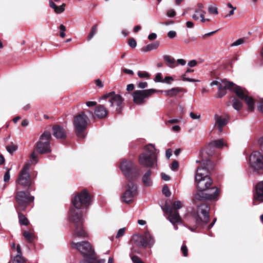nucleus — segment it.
<instances>
[{
  "instance_id": "c03bdc74",
  "label": "nucleus",
  "mask_w": 263,
  "mask_h": 263,
  "mask_svg": "<svg viewBox=\"0 0 263 263\" xmlns=\"http://www.w3.org/2000/svg\"><path fill=\"white\" fill-rule=\"evenodd\" d=\"M154 81L156 82H159V83H162L163 79L162 78V74L161 73H157L156 75V77L154 79Z\"/></svg>"
},
{
  "instance_id": "49530a36",
  "label": "nucleus",
  "mask_w": 263,
  "mask_h": 263,
  "mask_svg": "<svg viewBox=\"0 0 263 263\" xmlns=\"http://www.w3.org/2000/svg\"><path fill=\"white\" fill-rule=\"evenodd\" d=\"M10 179V170H8L4 174V181L5 182H7L9 181Z\"/></svg>"
},
{
  "instance_id": "7ed1b4c3",
  "label": "nucleus",
  "mask_w": 263,
  "mask_h": 263,
  "mask_svg": "<svg viewBox=\"0 0 263 263\" xmlns=\"http://www.w3.org/2000/svg\"><path fill=\"white\" fill-rule=\"evenodd\" d=\"M233 90L237 97L242 100H245L250 110L254 109V100L248 96V91L244 88L236 85L232 82L222 80L218 86L217 97L221 98L226 94V90Z\"/></svg>"
},
{
  "instance_id": "79ce46f5",
  "label": "nucleus",
  "mask_w": 263,
  "mask_h": 263,
  "mask_svg": "<svg viewBox=\"0 0 263 263\" xmlns=\"http://www.w3.org/2000/svg\"><path fill=\"white\" fill-rule=\"evenodd\" d=\"M60 35L62 38H64L65 36V31L66 30V27L64 25L61 24L60 26Z\"/></svg>"
},
{
  "instance_id": "a211bd4d",
  "label": "nucleus",
  "mask_w": 263,
  "mask_h": 263,
  "mask_svg": "<svg viewBox=\"0 0 263 263\" xmlns=\"http://www.w3.org/2000/svg\"><path fill=\"white\" fill-rule=\"evenodd\" d=\"M263 202V180L255 186L254 193L253 204L256 205Z\"/></svg>"
},
{
  "instance_id": "473e14b6",
  "label": "nucleus",
  "mask_w": 263,
  "mask_h": 263,
  "mask_svg": "<svg viewBox=\"0 0 263 263\" xmlns=\"http://www.w3.org/2000/svg\"><path fill=\"white\" fill-rule=\"evenodd\" d=\"M204 6L202 3H198L197 8L195 10V12L196 14L200 15H205V11L203 10Z\"/></svg>"
},
{
  "instance_id": "aec40b11",
  "label": "nucleus",
  "mask_w": 263,
  "mask_h": 263,
  "mask_svg": "<svg viewBox=\"0 0 263 263\" xmlns=\"http://www.w3.org/2000/svg\"><path fill=\"white\" fill-rule=\"evenodd\" d=\"M152 174V171L151 170H148L143 175L142 181L144 186L148 187L152 185L153 181L151 179Z\"/></svg>"
},
{
  "instance_id": "2f4dec72",
  "label": "nucleus",
  "mask_w": 263,
  "mask_h": 263,
  "mask_svg": "<svg viewBox=\"0 0 263 263\" xmlns=\"http://www.w3.org/2000/svg\"><path fill=\"white\" fill-rule=\"evenodd\" d=\"M80 263H98L95 255L91 257H84V259Z\"/></svg>"
},
{
  "instance_id": "9b49d317",
  "label": "nucleus",
  "mask_w": 263,
  "mask_h": 263,
  "mask_svg": "<svg viewBox=\"0 0 263 263\" xmlns=\"http://www.w3.org/2000/svg\"><path fill=\"white\" fill-rule=\"evenodd\" d=\"M51 138V134L48 132H44L41 136L36 146V151L39 154H47L51 152L50 144Z\"/></svg>"
},
{
  "instance_id": "393cba45",
  "label": "nucleus",
  "mask_w": 263,
  "mask_h": 263,
  "mask_svg": "<svg viewBox=\"0 0 263 263\" xmlns=\"http://www.w3.org/2000/svg\"><path fill=\"white\" fill-rule=\"evenodd\" d=\"M226 144H224L223 140L222 139L214 140L211 141L208 145L209 148H211L213 147H216L217 148H221L224 146H226Z\"/></svg>"
},
{
  "instance_id": "4d7b16f0",
  "label": "nucleus",
  "mask_w": 263,
  "mask_h": 263,
  "mask_svg": "<svg viewBox=\"0 0 263 263\" xmlns=\"http://www.w3.org/2000/svg\"><path fill=\"white\" fill-rule=\"evenodd\" d=\"M188 66L190 67H194L197 65V61L195 60H193L188 62Z\"/></svg>"
},
{
  "instance_id": "774afa93",
  "label": "nucleus",
  "mask_w": 263,
  "mask_h": 263,
  "mask_svg": "<svg viewBox=\"0 0 263 263\" xmlns=\"http://www.w3.org/2000/svg\"><path fill=\"white\" fill-rule=\"evenodd\" d=\"M96 84L97 86H98L99 87H102L103 86L102 82L99 79H97L96 80Z\"/></svg>"
},
{
  "instance_id": "2eb2a0df",
  "label": "nucleus",
  "mask_w": 263,
  "mask_h": 263,
  "mask_svg": "<svg viewBox=\"0 0 263 263\" xmlns=\"http://www.w3.org/2000/svg\"><path fill=\"white\" fill-rule=\"evenodd\" d=\"M137 194V186L132 182H129L125 186V191L121 196L122 201L126 203L133 201Z\"/></svg>"
},
{
  "instance_id": "f704fd0d",
  "label": "nucleus",
  "mask_w": 263,
  "mask_h": 263,
  "mask_svg": "<svg viewBox=\"0 0 263 263\" xmlns=\"http://www.w3.org/2000/svg\"><path fill=\"white\" fill-rule=\"evenodd\" d=\"M208 11L212 14L217 15L218 13V9L216 5L209 6Z\"/></svg>"
},
{
  "instance_id": "3c124183",
  "label": "nucleus",
  "mask_w": 263,
  "mask_h": 263,
  "mask_svg": "<svg viewBox=\"0 0 263 263\" xmlns=\"http://www.w3.org/2000/svg\"><path fill=\"white\" fill-rule=\"evenodd\" d=\"M167 15L170 17H174L176 15V12L174 9H170L167 11Z\"/></svg>"
},
{
  "instance_id": "412c9836",
  "label": "nucleus",
  "mask_w": 263,
  "mask_h": 263,
  "mask_svg": "<svg viewBox=\"0 0 263 263\" xmlns=\"http://www.w3.org/2000/svg\"><path fill=\"white\" fill-rule=\"evenodd\" d=\"M53 135L57 139H62L66 137L64 129L59 125H55L53 127Z\"/></svg>"
},
{
  "instance_id": "09e8293b",
  "label": "nucleus",
  "mask_w": 263,
  "mask_h": 263,
  "mask_svg": "<svg viewBox=\"0 0 263 263\" xmlns=\"http://www.w3.org/2000/svg\"><path fill=\"white\" fill-rule=\"evenodd\" d=\"M148 84L146 82H141L137 84L138 87L141 89H144L146 88Z\"/></svg>"
},
{
  "instance_id": "a18cd8bd",
  "label": "nucleus",
  "mask_w": 263,
  "mask_h": 263,
  "mask_svg": "<svg viewBox=\"0 0 263 263\" xmlns=\"http://www.w3.org/2000/svg\"><path fill=\"white\" fill-rule=\"evenodd\" d=\"M128 45L132 48H134L137 46V42L134 39H130L128 41Z\"/></svg>"
},
{
  "instance_id": "ea45409f",
  "label": "nucleus",
  "mask_w": 263,
  "mask_h": 263,
  "mask_svg": "<svg viewBox=\"0 0 263 263\" xmlns=\"http://www.w3.org/2000/svg\"><path fill=\"white\" fill-rule=\"evenodd\" d=\"M162 193L166 197H170L171 195V193L166 185L163 187Z\"/></svg>"
},
{
  "instance_id": "f3484780",
  "label": "nucleus",
  "mask_w": 263,
  "mask_h": 263,
  "mask_svg": "<svg viewBox=\"0 0 263 263\" xmlns=\"http://www.w3.org/2000/svg\"><path fill=\"white\" fill-rule=\"evenodd\" d=\"M250 164L254 170H263V154L255 151L250 156Z\"/></svg>"
},
{
  "instance_id": "de8ad7c7",
  "label": "nucleus",
  "mask_w": 263,
  "mask_h": 263,
  "mask_svg": "<svg viewBox=\"0 0 263 263\" xmlns=\"http://www.w3.org/2000/svg\"><path fill=\"white\" fill-rule=\"evenodd\" d=\"M138 76L140 78H147L149 77V74L148 72L146 71H138Z\"/></svg>"
},
{
  "instance_id": "39448f33",
  "label": "nucleus",
  "mask_w": 263,
  "mask_h": 263,
  "mask_svg": "<svg viewBox=\"0 0 263 263\" xmlns=\"http://www.w3.org/2000/svg\"><path fill=\"white\" fill-rule=\"evenodd\" d=\"M89 118L85 114L84 112H81L76 115L73 119V126L77 136L81 140L85 137V130H86Z\"/></svg>"
},
{
  "instance_id": "680f3d73",
  "label": "nucleus",
  "mask_w": 263,
  "mask_h": 263,
  "mask_svg": "<svg viewBox=\"0 0 263 263\" xmlns=\"http://www.w3.org/2000/svg\"><path fill=\"white\" fill-rule=\"evenodd\" d=\"M177 62L178 64H180L182 66H183L186 64L185 60H184V59H178L177 60Z\"/></svg>"
},
{
  "instance_id": "58836bf2",
  "label": "nucleus",
  "mask_w": 263,
  "mask_h": 263,
  "mask_svg": "<svg viewBox=\"0 0 263 263\" xmlns=\"http://www.w3.org/2000/svg\"><path fill=\"white\" fill-rule=\"evenodd\" d=\"M65 4H63L60 6H57V8L54 10L57 13H61L65 10Z\"/></svg>"
},
{
  "instance_id": "f257e3e1",
  "label": "nucleus",
  "mask_w": 263,
  "mask_h": 263,
  "mask_svg": "<svg viewBox=\"0 0 263 263\" xmlns=\"http://www.w3.org/2000/svg\"><path fill=\"white\" fill-rule=\"evenodd\" d=\"M200 165L196 170L195 181L198 192L193 198V201L213 200L219 195L218 188L213 185V181L209 177L210 171L213 168V164L209 160H197Z\"/></svg>"
},
{
  "instance_id": "4c0bfd02",
  "label": "nucleus",
  "mask_w": 263,
  "mask_h": 263,
  "mask_svg": "<svg viewBox=\"0 0 263 263\" xmlns=\"http://www.w3.org/2000/svg\"><path fill=\"white\" fill-rule=\"evenodd\" d=\"M170 206L173 207L174 210L177 211V210L180 209L182 207V202L180 201H176L174 202L172 205Z\"/></svg>"
},
{
  "instance_id": "cd10ccee",
  "label": "nucleus",
  "mask_w": 263,
  "mask_h": 263,
  "mask_svg": "<svg viewBox=\"0 0 263 263\" xmlns=\"http://www.w3.org/2000/svg\"><path fill=\"white\" fill-rule=\"evenodd\" d=\"M160 45L159 41H156L153 43L147 45L146 46L142 48V51L144 52H147L156 49Z\"/></svg>"
},
{
  "instance_id": "f8f14e48",
  "label": "nucleus",
  "mask_w": 263,
  "mask_h": 263,
  "mask_svg": "<svg viewBox=\"0 0 263 263\" xmlns=\"http://www.w3.org/2000/svg\"><path fill=\"white\" fill-rule=\"evenodd\" d=\"M15 198L18 203V206L16 208L18 211L25 210L26 207L34 199L33 196H30L28 192L24 191L17 192Z\"/></svg>"
},
{
  "instance_id": "6e6d98bb",
  "label": "nucleus",
  "mask_w": 263,
  "mask_h": 263,
  "mask_svg": "<svg viewBox=\"0 0 263 263\" xmlns=\"http://www.w3.org/2000/svg\"><path fill=\"white\" fill-rule=\"evenodd\" d=\"M167 36L170 39L174 38L176 36V32L175 31H170L167 33Z\"/></svg>"
},
{
  "instance_id": "69168bd1",
  "label": "nucleus",
  "mask_w": 263,
  "mask_h": 263,
  "mask_svg": "<svg viewBox=\"0 0 263 263\" xmlns=\"http://www.w3.org/2000/svg\"><path fill=\"white\" fill-rule=\"evenodd\" d=\"M165 155L167 159H169L172 156V151L171 149H167L165 152Z\"/></svg>"
},
{
  "instance_id": "603ef678",
  "label": "nucleus",
  "mask_w": 263,
  "mask_h": 263,
  "mask_svg": "<svg viewBox=\"0 0 263 263\" xmlns=\"http://www.w3.org/2000/svg\"><path fill=\"white\" fill-rule=\"evenodd\" d=\"M178 163L177 161H174L172 164V165L171 166V168L173 171H176L177 168L178 167Z\"/></svg>"
},
{
  "instance_id": "20e7f679",
  "label": "nucleus",
  "mask_w": 263,
  "mask_h": 263,
  "mask_svg": "<svg viewBox=\"0 0 263 263\" xmlns=\"http://www.w3.org/2000/svg\"><path fill=\"white\" fill-rule=\"evenodd\" d=\"M158 151L154 145L149 144L144 147V151L139 156V163L146 168H153L157 165Z\"/></svg>"
},
{
  "instance_id": "9d476101",
  "label": "nucleus",
  "mask_w": 263,
  "mask_h": 263,
  "mask_svg": "<svg viewBox=\"0 0 263 263\" xmlns=\"http://www.w3.org/2000/svg\"><path fill=\"white\" fill-rule=\"evenodd\" d=\"M157 91V90L153 88L135 90L132 93L133 102L136 105H142L146 102L147 98Z\"/></svg>"
},
{
  "instance_id": "6ab92c4d",
  "label": "nucleus",
  "mask_w": 263,
  "mask_h": 263,
  "mask_svg": "<svg viewBox=\"0 0 263 263\" xmlns=\"http://www.w3.org/2000/svg\"><path fill=\"white\" fill-rule=\"evenodd\" d=\"M214 119L215 121V126H217L219 132L221 133L223 131V127L229 122V116L227 115L222 116L218 114H215Z\"/></svg>"
},
{
  "instance_id": "f03ea898",
  "label": "nucleus",
  "mask_w": 263,
  "mask_h": 263,
  "mask_svg": "<svg viewBox=\"0 0 263 263\" xmlns=\"http://www.w3.org/2000/svg\"><path fill=\"white\" fill-rule=\"evenodd\" d=\"M90 204V197L86 190H83L72 200V205L69 209L68 218L77 229L82 230L81 227L84 222L83 210Z\"/></svg>"
},
{
  "instance_id": "c9c22d12",
  "label": "nucleus",
  "mask_w": 263,
  "mask_h": 263,
  "mask_svg": "<svg viewBox=\"0 0 263 263\" xmlns=\"http://www.w3.org/2000/svg\"><path fill=\"white\" fill-rule=\"evenodd\" d=\"M97 31V25H94L91 29V32L88 34L87 36V40H90L93 36L96 34Z\"/></svg>"
},
{
  "instance_id": "052dcab7",
  "label": "nucleus",
  "mask_w": 263,
  "mask_h": 263,
  "mask_svg": "<svg viewBox=\"0 0 263 263\" xmlns=\"http://www.w3.org/2000/svg\"><path fill=\"white\" fill-rule=\"evenodd\" d=\"M162 179L165 181H168L170 179V177L165 174V173H161Z\"/></svg>"
},
{
  "instance_id": "dca6fc26",
  "label": "nucleus",
  "mask_w": 263,
  "mask_h": 263,
  "mask_svg": "<svg viewBox=\"0 0 263 263\" xmlns=\"http://www.w3.org/2000/svg\"><path fill=\"white\" fill-rule=\"evenodd\" d=\"M30 163H27L21 170L16 182L23 186H29L31 184L29 169Z\"/></svg>"
},
{
  "instance_id": "4468645a",
  "label": "nucleus",
  "mask_w": 263,
  "mask_h": 263,
  "mask_svg": "<svg viewBox=\"0 0 263 263\" xmlns=\"http://www.w3.org/2000/svg\"><path fill=\"white\" fill-rule=\"evenodd\" d=\"M163 212L168 214V219L171 223L174 226V228L177 229V226L181 224V218L179 215L178 211L174 210L173 207L171 206L167 203H165L163 206H161Z\"/></svg>"
},
{
  "instance_id": "a19ab883",
  "label": "nucleus",
  "mask_w": 263,
  "mask_h": 263,
  "mask_svg": "<svg viewBox=\"0 0 263 263\" xmlns=\"http://www.w3.org/2000/svg\"><path fill=\"white\" fill-rule=\"evenodd\" d=\"M245 42V39L242 38H240L237 40L236 41L233 42L231 46H237L238 45H240L241 44H242Z\"/></svg>"
},
{
  "instance_id": "864d4df0",
  "label": "nucleus",
  "mask_w": 263,
  "mask_h": 263,
  "mask_svg": "<svg viewBox=\"0 0 263 263\" xmlns=\"http://www.w3.org/2000/svg\"><path fill=\"white\" fill-rule=\"evenodd\" d=\"M190 116L191 118L193 119H199L200 118V115L198 114H195L193 112H191L190 114Z\"/></svg>"
},
{
  "instance_id": "4be33fe9",
  "label": "nucleus",
  "mask_w": 263,
  "mask_h": 263,
  "mask_svg": "<svg viewBox=\"0 0 263 263\" xmlns=\"http://www.w3.org/2000/svg\"><path fill=\"white\" fill-rule=\"evenodd\" d=\"M95 114L97 117L103 118L106 116L107 111L103 105H100L96 107Z\"/></svg>"
},
{
  "instance_id": "8fccbe9b",
  "label": "nucleus",
  "mask_w": 263,
  "mask_h": 263,
  "mask_svg": "<svg viewBox=\"0 0 263 263\" xmlns=\"http://www.w3.org/2000/svg\"><path fill=\"white\" fill-rule=\"evenodd\" d=\"M132 260L134 263H144L140 258L137 256L132 257Z\"/></svg>"
},
{
  "instance_id": "338daca9",
  "label": "nucleus",
  "mask_w": 263,
  "mask_h": 263,
  "mask_svg": "<svg viewBox=\"0 0 263 263\" xmlns=\"http://www.w3.org/2000/svg\"><path fill=\"white\" fill-rule=\"evenodd\" d=\"M49 6L51 8L53 9L54 10L57 8V5L55 4V3L51 0L49 1Z\"/></svg>"
},
{
  "instance_id": "423d86ee",
  "label": "nucleus",
  "mask_w": 263,
  "mask_h": 263,
  "mask_svg": "<svg viewBox=\"0 0 263 263\" xmlns=\"http://www.w3.org/2000/svg\"><path fill=\"white\" fill-rule=\"evenodd\" d=\"M210 207L206 204H202L197 207V213L198 218L196 219L198 225L203 226V229H211L215 224L216 219L215 218L213 221L209 225L208 223L209 220Z\"/></svg>"
},
{
  "instance_id": "b1692460",
  "label": "nucleus",
  "mask_w": 263,
  "mask_h": 263,
  "mask_svg": "<svg viewBox=\"0 0 263 263\" xmlns=\"http://www.w3.org/2000/svg\"><path fill=\"white\" fill-rule=\"evenodd\" d=\"M183 89L180 87H174L168 90L164 91L161 90V92H164L166 96L172 97L176 96L179 93L183 91Z\"/></svg>"
},
{
  "instance_id": "0e129e2a",
  "label": "nucleus",
  "mask_w": 263,
  "mask_h": 263,
  "mask_svg": "<svg viewBox=\"0 0 263 263\" xmlns=\"http://www.w3.org/2000/svg\"><path fill=\"white\" fill-rule=\"evenodd\" d=\"M135 88L134 85L133 84H129L127 85V90L129 91L134 90Z\"/></svg>"
},
{
  "instance_id": "0eeeda50",
  "label": "nucleus",
  "mask_w": 263,
  "mask_h": 263,
  "mask_svg": "<svg viewBox=\"0 0 263 263\" xmlns=\"http://www.w3.org/2000/svg\"><path fill=\"white\" fill-rule=\"evenodd\" d=\"M120 169L125 176L129 180L137 179L140 176V170L131 160H124L120 164Z\"/></svg>"
},
{
  "instance_id": "37998d69",
  "label": "nucleus",
  "mask_w": 263,
  "mask_h": 263,
  "mask_svg": "<svg viewBox=\"0 0 263 263\" xmlns=\"http://www.w3.org/2000/svg\"><path fill=\"white\" fill-rule=\"evenodd\" d=\"M174 81V78L171 76H167L163 79L162 83H166L170 84Z\"/></svg>"
},
{
  "instance_id": "a878e982",
  "label": "nucleus",
  "mask_w": 263,
  "mask_h": 263,
  "mask_svg": "<svg viewBox=\"0 0 263 263\" xmlns=\"http://www.w3.org/2000/svg\"><path fill=\"white\" fill-rule=\"evenodd\" d=\"M163 58L168 67L173 68L177 66V64H176V61L174 58L168 55H164Z\"/></svg>"
},
{
  "instance_id": "72a5a7b5",
  "label": "nucleus",
  "mask_w": 263,
  "mask_h": 263,
  "mask_svg": "<svg viewBox=\"0 0 263 263\" xmlns=\"http://www.w3.org/2000/svg\"><path fill=\"white\" fill-rule=\"evenodd\" d=\"M38 162V158L37 156L35 153L33 152H32L30 156V161L27 163H30L31 164H36Z\"/></svg>"
},
{
  "instance_id": "bb28decb",
  "label": "nucleus",
  "mask_w": 263,
  "mask_h": 263,
  "mask_svg": "<svg viewBox=\"0 0 263 263\" xmlns=\"http://www.w3.org/2000/svg\"><path fill=\"white\" fill-rule=\"evenodd\" d=\"M73 234V239L72 241L78 242V239L84 238L88 237V234L87 231H74Z\"/></svg>"
},
{
  "instance_id": "c756f323",
  "label": "nucleus",
  "mask_w": 263,
  "mask_h": 263,
  "mask_svg": "<svg viewBox=\"0 0 263 263\" xmlns=\"http://www.w3.org/2000/svg\"><path fill=\"white\" fill-rule=\"evenodd\" d=\"M232 101L233 108L237 110H239L242 107V103L236 98H234Z\"/></svg>"
},
{
  "instance_id": "13d9d810",
  "label": "nucleus",
  "mask_w": 263,
  "mask_h": 263,
  "mask_svg": "<svg viewBox=\"0 0 263 263\" xmlns=\"http://www.w3.org/2000/svg\"><path fill=\"white\" fill-rule=\"evenodd\" d=\"M257 108L259 111L263 112V99L260 100Z\"/></svg>"
},
{
  "instance_id": "1a4fd4ad",
  "label": "nucleus",
  "mask_w": 263,
  "mask_h": 263,
  "mask_svg": "<svg viewBox=\"0 0 263 263\" xmlns=\"http://www.w3.org/2000/svg\"><path fill=\"white\" fill-rule=\"evenodd\" d=\"M102 99H107L110 104V106L115 109L117 113H120L122 110L123 99L114 91L106 93L102 97Z\"/></svg>"
},
{
  "instance_id": "ddd939ff",
  "label": "nucleus",
  "mask_w": 263,
  "mask_h": 263,
  "mask_svg": "<svg viewBox=\"0 0 263 263\" xmlns=\"http://www.w3.org/2000/svg\"><path fill=\"white\" fill-rule=\"evenodd\" d=\"M71 245L73 248L79 251L84 257H91L95 255L94 249L88 241H72Z\"/></svg>"
},
{
  "instance_id": "7c9ffc66",
  "label": "nucleus",
  "mask_w": 263,
  "mask_h": 263,
  "mask_svg": "<svg viewBox=\"0 0 263 263\" xmlns=\"http://www.w3.org/2000/svg\"><path fill=\"white\" fill-rule=\"evenodd\" d=\"M19 222L21 225L26 226L28 224V220L24 215L18 212Z\"/></svg>"
},
{
  "instance_id": "6e6552de",
  "label": "nucleus",
  "mask_w": 263,
  "mask_h": 263,
  "mask_svg": "<svg viewBox=\"0 0 263 263\" xmlns=\"http://www.w3.org/2000/svg\"><path fill=\"white\" fill-rule=\"evenodd\" d=\"M155 240L148 232H146L144 235L136 234L134 235L130 243L133 247H152Z\"/></svg>"
},
{
  "instance_id": "e2e57ef3",
  "label": "nucleus",
  "mask_w": 263,
  "mask_h": 263,
  "mask_svg": "<svg viewBox=\"0 0 263 263\" xmlns=\"http://www.w3.org/2000/svg\"><path fill=\"white\" fill-rule=\"evenodd\" d=\"M86 104L88 107H91L95 106L97 103L95 101H88L86 103Z\"/></svg>"
},
{
  "instance_id": "e433bc0d",
  "label": "nucleus",
  "mask_w": 263,
  "mask_h": 263,
  "mask_svg": "<svg viewBox=\"0 0 263 263\" xmlns=\"http://www.w3.org/2000/svg\"><path fill=\"white\" fill-rule=\"evenodd\" d=\"M18 148V147L16 145L12 144L11 145H8L6 146V149L7 152L12 154L14 152H15Z\"/></svg>"
},
{
  "instance_id": "bf43d9fd",
  "label": "nucleus",
  "mask_w": 263,
  "mask_h": 263,
  "mask_svg": "<svg viewBox=\"0 0 263 263\" xmlns=\"http://www.w3.org/2000/svg\"><path fill=\"white\" fill-rule=\"evenodd\" d=\"M157 35L156 33H152L148 35V39L149 40H154L157 38Z\"/></svg>"
},
{
  "instance_id": "5fc2aeb1",
  "label": "nucleus",
  "mask_w": 263,
  "mask_h": 263,
  "mask_svg": "<svg viewBox=\"0 0 263 263\" xmlns=\"http://www.w3.org/2000/svg\"><path fill=\"white\" fill-rule=\"evenodd\" d=\"M181 251L184 256H187V249L185 245H183L181 248Z\"/></svg>"
},
{
  "instance_id": "c85d7f7f",
  "label": "nucleus",
  "mask_w": 263,
  "mask_h": 263,
  "mask_svg": "<svg viewBox=\"0 0 263 263\" xmlns=\"http://www.w3.org/2000/svg\"><path fill=\"white\" fill-rule=\"evenodd\" d=\"M23 235L25 239L29 242H33L35 238V236L32 231H24Z\"/></svg>"
},
{
  "instance_id": "5701e85b",
  "label": "nucleus",
  "mask_w": 263,
  "mask_h": 263,
  "mask_svg": "<svg viewBox=\"0 0 263 263\" xmlns=\"http://www.w3.org/2000/svg\"><path fill=\"white\" fill-rule=\"evenodd\" d=\"M16 251L17 254L14 257L13 263H25L26 260L22 256V250L20 245H17L16 246Z\"/></svg>"
}]
</instances>
